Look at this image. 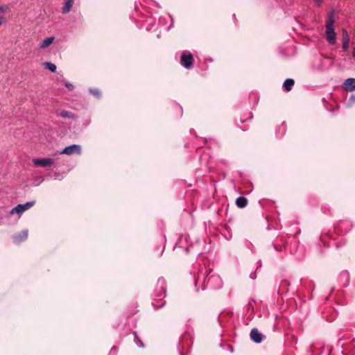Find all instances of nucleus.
<instances>
[{
  "instance_id": "obj_22",
  "label": "nucleus",
  "mask_w": 355,
  "mask_h": 355,
  "mask_svg": "<svg viewBox=\"0 0 355 355\" xmlns=\"http://www.w3.org/2000/svg\"><path fill=\"white\" fill-rule=\"evenodd\" d=\"M352 57L355 59V46L353 47Z\"/></svg>"
},
{
  "instance_id": "obj_13",
  "label": "nucleus",
  "mask_w": 355,
  "mask_h": 355,
  "mask_svg": "<svg viewBox=\"0 0 355 355\" xmlns=\"http://www.w3.org/2000/svg\"><path fill=\"white\" fill-rule=\"evenodd\" d=\"M44 64L45 67L49 71L52 72H55L56 71V66L54 64L51 62H45Z\"/></svg>"
},
{
  "instance_id": "obj_15",
  "label": "nucleus",
  "mask_w": 355,
  "mask_h": 355,
  "mask_svg": "<svg viewBox=\"0 0 355 355\" xmlns=\"http://www.w3.org/2000/svg\"><path fill=\"white\" fill-rule=\"evenodd\" d=\"M89 92L97 98L101 96V92L98 89H89Z\"/></svg>"
},
{
  "instance_id": "obj_23",
  "label": "nucleus",
  "mask_w": 355,
  "mask_h": 355,
  "mask_svg": "<svg viewBox=\"0 0 355 355\" xmlns=\"http://www.w3.org/2000/svg\"><path fill=\"white\" fill-rule=\"evenodd\" d=\"M214 279H217V277H210L208 279L209 282L211 281V280H214Z\"/></svg>"
},
{
  "instance_id": "obj_8",
  "label": "nucleus",
  "mask_w": 355,
  "mask_h": 355,
  "mask_svg": "<svg viewBox=\"0 0 355 355\" xmlns=\"http://www.w3.org/2000/svg\"><path fill=\"white\" fill-rule=\"evenodd\" d=\"M28 230H24L18 235H16L13 238V241L15 243H19L20 242L26 240L28 237Z\"/></svg>"
},
{
  "instance_id": "obj_2",
  "label": "nucleus",
  "mask_w": 355,
  "mask_h": 355,
  "mask_svg": "<svg viewBox=\"0 0 355 355\" xmlns=\"http://www.w3.org/2000/svg\"><path fill=\"white\" fill-rule=\"evenodd\" d=\"M35 204V201H34V200L27 202L25 204H19L10 210V214L13 215L15 214H17L19 215V216H21V215L24 211H26V210L31 208Z\"/></svg>"
},
{
  "instance_id": "obj_5",
  "label": "nucleus",
  "mask_w": 355,
  "mask_h": 355,
  "mask_svg": "<svg viewBox=\"0 0 355 355\" xmlns=\"http://www.w3.org/2000/svg\"><path fill=\"white\" fill-rule=\"evenodd\" d=\"M54 162V160L51 158H44V159H33V163L35 166L46 167L51 166Z\"/></svg>"
},
{
  "instance_id": "obj_6",
  "label": "nucleus",
  "mask_w": 355,
  "mask_h": 355,
  "mask_svg": "<svg viewBox=\"0 0 355 355\" xmlns=\"http://www.w3.org/2000/svg\"><path fill=\"white\" fill-rule=\"evenodd\" d=\"M250 338L254 342L259 343L262 340L263 335L257 329H252L250 332Z\"/></svg>"
},
{
  "instance_id": "obj_21",
  "label": "nucleus",
  "mask_w": 355,
  "mask_h": 355,
  "mask_svg": "<svg viewBox=\"0 0 355 355\" xmlns=\"http://www.w3.org/2000/svg\"><path fill=\"white\" fill-rule=\"evenodd\" d=\"M5 21V18L3 17H0V26L3 24Z\"/></svg>"
},
{
  "instance_id": "obj_4",
  "label": "nucleus",
  "mask_w": 355,
  "mask_h": 355,
  "mask_svg": "<svg viewBox=\"0 0 355 355\" xmlns=\"http://www.w3.org/2000/svg\"><path fill=\"white\" fill-rule=\"evenodd\" d=\"M193 55L191 53H183L181 56L180 63L186 69H189L193 64Z\"/></svg>"
},
{
  "instance_id": "obj_14",
  "label": "nucleus",
  "mask_w": 355,
  "mask_h": 355,
  "mask_svg": "<svg viewBox=\"0 0 355 355\" xmlns=\"http://www.w3.org/2000/svg\"><path fill=\"white\" fill-rule=\"evenodd\" d=\"M60 116L64 119H70L73 117L71 112L65 110L62 111L60 114Z\"/></svg>"
},
{
  "instance_id": "obj_10",
  "label": "nucleus",
  "mask_w": 355,
  "mask_h": 355,
  "mask_svg": "<svg viewBox=\"0 0 355 355\" xmlns=\"http://www.w3.org/2000/svg\"><path fill=\"white\" fill-rule=\"evenodd\" d=\"M248 204V200L245 197H239L236 200V205L239 208H243L245 207Z\"/></svg>"
},
{
  "instance_id": "obj_18",
  "label": "nucleus",
  "mask_w": 355,
  "mask_h": 355,
  "mask_svg": "<svg viewBox=\"0 0 355 355\" xmlns=\"http://www.w3.org/2000/svg\"><path fill=\"white\" fill-rule=\"evenodd\" d=\"M313 1L316 6L320 7L322 3L323 0H313Z\"/></svg>"
},
{
  "instance_id": "obj_17",
  "label": "nucleus",
  "mask_w": 355,
  "mask_h": 355,
  "mask_svg": "<svg viewBox=\"0 0 355 355\" xmlns=\"http://www.w3.org/2000/svg\"><path fill=\"white\" fill-rule=\"evenodd\" d=\"M349 39L347 31L345 29L343 30V40L345 41V40Z\"/></svg>"
},
{
  "instance_id": "obj_11",
  "label": "nucleus",
  "mask_w": 355,
  "mask_h": 355,
  "mask_svg": "<svg viewBox=\"0 0 355 355\" xmlns=\"http://www.w3.org/2000/svg\"><path fill=\"white\" fill-rule=\"evenodd\" d=\"M294 85V80L291 78L286 79L283 85L284 88L286 91H290Z\"/></svg>"
},
{
  "instance_id": "obj_9",
  "label": "nucleus",
  "mask_w": 355,
  "mask_h": 355,
  "mask_svg": "<svg viewBox=\"0 0 355 355\" xmlns=\"http://www.w3.org/2000/svg\"><path fill=\"white\" fill-rule=\"evenodd\" d=\"M55 40V37H46L45 38L40 44V48L42 49H45L46 47H48L49 46H50L53 42Z\"/></svg>"
},
{
  "instance_id": "obj_3",
  "label": "nucleus",
  "mask_w": 355,
  "mask_h": 355,
  "mask_svg": "<svg viewBox=\"0 0 355 355\" xmlns=\"http://www.w3.org/2000/svg\"><path fill=\"white\" fill-rule=\"evenodd\" d=\"M61 154H65L67 155H71L73 154L80 155L81 153V147L77 144H72L71 146L65 147L61 152Z\"/></svg>"
},
{
  "instance_id": "obj_19",
  "label": "nucleus",
  "mask_w": 355,
  "mask_h": 355,
  "mask_svg": "<svg viewBox=\"0 0 355 355\" xmlns=\"http://www.w3.org/2000/svg\"><path fill=\"white\" fill-rule=\"evenodd\" d=\"M65 86H66V87H67L69 90H72V89H73V85H72V84H71V83H67L65 84Z\"/></svg>"
},
{
  "instance_id": "obj_7",
  "label": "nucleus",
  "mask_w": 355,
  "mask_h": 355,
  "mask_svg": "<svg viewBox=\"0 0 355 355\" xmlns=\"http://www.w3.org/2000/svg\"><path fill=\"white\" fill-rule=\"evenodd\" d=\"M344 89L347 92L355 90V78H347L344 83Z\"/></svg>"
},
{
  "instance_id": "obj_12",
  "label": "nucleus",
  "mask_w": 355,
  "mask_h": 355,
  "mask_svg": "<svg viewBox=\"0 0 355 355\" xmlns=\"http://www.w3.org/2000/svg\"><path fill=\"white\" fill-rule=\"evenodd\" d=\"M73 3V0H67L64 6L62 7V12L66 14L69 12Z\"/></svg>"
},
{
  "instance_id": "obj_16",
  "label": "nucleus",
  "mask_w": 355,
  "mask_h": 355,
  "mask_svg": "<svg viewBox=\"0 0 355 355\" xmlns=\"http://www.w3.org/2000/svg\"><path fill=\"white\" fill-rule=\"evenodd\" d=\"M349 39H346L343 41V48L344 50L347 51L349 49Z\"/></svg>"
},
{
  "instance_id": "obj_1",
  "label": "nucleus",
  "mask_w": 355,
  "mask_h": 355,
  "mask_svg": "<svg viewBox=\"0 0 355 355\" xmlns=\"http://www.w3.org/2000/svg\"><path fill=\"white\" fill-rule=\"evenodd\" d=\"M335 17L334 12L331 11L328 13L327 20L326 23V37L327 40L331 44H334L336 43V33L334 31Z\"/></svg>"
},
{
  "instance_id": "obj_20",
  "label": "nucleus",
  "mask_w": 355,
  "mask_h": 355,
  "mask_svg": "<svg viewBox=\"0 0 355 355\" xmlns=\"http://www.w3.org/2000/svg\"><path fill=\"white\" fill-rule=\"evenodd\" d=\"M6 8L3 6H0V13H3L6 12Z\"/></svg>"
}]
</instances>
